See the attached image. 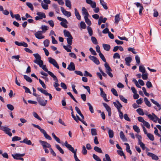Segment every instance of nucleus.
<instances>
[{
    "mask_svg": "<svg viewBox=\"0 0 161 161\" xmlns=\"http://www.w3.org/2000/svg\"><path fill=\"white\" fill-rule=\"evenodd\" d=\"M51 76L53 77V80L55 81V82L53 84V86L55 88L57 91H60L61 89L58 87L59 86V84L58 83V78L54 74Z\"/></svg>",
    "mask_w": 161,
    "mask_h": 161,
    "instance_id": "1",
    "label": "nucleus"
},
{
    "mask_svg": "<svg viewBox=\"0 0 161 161\" xmlns=\"http://www.w3.org/2000/svg\"><path fill=\"white\" fill-rule=\"evenodd\" d=\"M57 19L59 21H62L60 23V25L62 26L65 28H67L68 26L66 24H67L68 22L66 19L59 17H58Z\"/></svg>",
    "mask_w": 161,
    "mask_h": 161,
    "instance_id": "2",
    "label": "nucleus"
},
{
    "mask_svg": "<svg viewBox=\"0 0 161 161\" xmlns=\"http://www.w3.org/2000/svg\"><path fill=\"white\" fill-rule=\"evenodd\" d=\"M146 115L148 116L149 119L155 123H156L157 121H158V117L153 113H152V115L151 114H146Z\"/></svg>",
    "mask_w": 161,
    "mask_h": 161,
    "instance_id": "3",
    "label": "nucleus"
},
{
    "mask_svg": "<svg viewBox=\"0 0 161 161\" xmlns=\"http://www.w3.org/2000/svg\"><path fill=\"white\" fill-rule=\"evenodd\" d=\"M1 130L4 131L6 134L10 136H12V134L10 132L11 129L2 126L1 128Z\"/></svg>",
    "mask_w": 161,
    "mask_h": 161,
    "instance_id": "4",
    "label": "nucleus"
},
{
    "mask_svg": "<svg viewBox=\"0 0 161 161\" xmlns=\"http://www.w3.org/2000/svg\"><path fill=\"white\" fill-rule=\"evenodd\" d=\"M37 89L39 91L41 92L42 93L44 94L46 96H48L49 97V99L50 100H52V95L48 93L47 92V91L43 89H42L41 87H38L37 88Z\"/></svg>",
    "mask_w": 161,
    "mask_h": 161,
    "instance_id": "5",
    "label": "nucleus"
},
{
    "mask_svg": "<svg viewBox=\"0 0 161 161\" xmlns=\"http://www.w3.org/2000/svg\"><path fill=\"white\" fill-rule=\"evenodd\" d=\"M37 89L39 91L41 92L42 93L44 94L46 96H48L49 97V99L50 100H52V95L48 93L47 92V91L43 89H42L41 87H38L37 88Z\"/></svg>",
    "mask_w": 161,
    "mask_h": 161,
    "instance_id": "6",
    "label": "nucleus"
},
{
    "mask_svg": "<svg viewBox=\"0 0 161 161\" xmlns=\"http://www.w3.org/2000/svg\"><path fill=\"white\" fill-rule=\"evenodd\" d=\"M39 142L42 146L43 149H44L45 148H47L50 149V148H51V145L47 142L40 140Z\"/></svg>",
    "mask_w": 161,
    "mask_h": 161,
    "instance_id": "7",
    "label": "nucleus"
},
{
    "mask_svg": "<svg viewBox=\"0 0 161 161\" xmlns=\"http://www.w3.org/2000/svg\"><path fill=\"white\" fill-rule=\"evenodd\" d=\"M48 61L49 63L52 64L54 66L56 67L57 69H59V66L56 60L53 58H48Z\"/></svg>",
    "mask_w": 161,
    "mask_h": 161,
    "instance_id": "8",
    "label": "nucleus"
},
{
    "mask_svg": "<svg viewBox=\"0 0 161 161\" xmlns=\"http://www.w3.org/2000/svg\"><path fill=\"white\" fill-rule=\"evenodd\" d=\"M43 33L41 31H38L36 32L34 35L37 38L39 39H41L45 38V36L42 35Z\"/></svg>",
    "mask_w": 161,
    "mask_h": 161,
    "instance_id": "9",
    "label": "nucleus"
},
{
    "mask_svg": "<svg viewBox=\"0 0 161 161\" xmlns=\"http://www.w3.org/2000/svg\"><path fill=\"white\" fill-rule=\"evenodd\" d=\"M103 106L105 108L106 110L108 112V116L110 117L112 114L111 110L110 107L106 103H103Z\"/></svg>",
    "mask_w": 161,
    "mask_h": 161,
    "instance_id": "10",
    "label": "nucleus"
},
{
    "mask_svg": "<svg viewBox=\"0 0 161 161\" xmlns=\"http://www.w3.org/2000/svg\"><path fill=\"white\" fill-rule=\"evenodd\" d=\"M113 104L118 111L121 110V108L122 107V105L118 100H116L115 102H114Z\"/></svg>",
    "mask_w": 161,
    "mask_h": 161,
    "instance_id": "11",
    "label": "nucleus"
},
{
    "mask_svg": "<svg viewBox=\"0 0 161 161\" xmlns=\"http://www.w3.org/2000/svg\"><path fill=\"white\" fill-rule=\"evenodd\" d=\"M89 58L90 60L92 61L96 64L98 65L100 64L99 60L96 57L90 55L89 56Z\"/></svg>",
    "mask_w": 161,
    "mask_h": 161,
    "instance_id": "12",
    "label": "nucleus"
},
{
    "mask_svg": "<svg viewBox=\"0 0 161 161\" xmlns=\"http://www.w3.org/2000/svg\"><path fill=\"white\" fill-rule=\"evenodd\" d=\"M61 12L64 15L67 16V17H69L71 16V13L65 10L64 8L63 7H61Z\"/></svg>",
    "mask_w": 161,
    "mask_h": 161,
    "instance_id": "13",
    "label": "nucleus"
},
{
    "mask_svg": "<svg viewBox=\"0 0 161 161\" xmlns=\"http://www.w3.org/2000/svg\"><path fill=\"white\" fill-rule=\"evenodd\" d=\"M134 4H136L137 7H140V9L139 10V13L140 15L142 14V11L144 9V8L142 5L139 3H135Z\"/></svg>",
    "mask_w": 161,
    "mask_h": 161,
    "instance_id": "14",
    "label": "nucleus"
},
{
    "mask_svg": "<svg viewBox=\"0 0 161 161\" xmlns=\"http://www.w3.org/2000/svg\"><path fill=\"white\" fill-rule=\"evenodd\" d=\"M37 100L39 103L43 106H45L47 103V100H41L40 98H37Z\"/></svg>",
    "mask_w": 161,
    "mask_h": 161,
    "instance_id": "15",
    "label": "nucleus"
},
{
    "mask_svg": "<svg viewBox=\"0 0 161 161\" xmlns=\"http://www.w3.org/2000/svg\"><path fill=\"white\" fill-rule=\"evenodd\" d=\"M67 69L70 71L74 70L75 69L74 64L72 62H70L68 65Z\"/></svg>",
    "mask_w": 161,
    "mask_h": 161,
    "instance_id": "16",
    "label": "nucleus"
},
{
    "mask_svg": "<svg viewBox=\"0 0 161 161\" xmlns=\"http://www.w3.org/2000/svg\"><path fill=\"white\" fill-rule=\"evenodd\" d=\"M14 43L16 45L19 46H23L24 47H26L28 46V44L24 42H19L17 41H15Z\"/></svg>",
    "mask_w": 161,
    "mask_h": 161,
    "instance_id": "17",
    "label": "nucleus"
},
{
    "mask_svg": "<svg viewBox=\"0 0 161 161\" xmlns=\"http://www.w3.org/2000/svg\"><path fill=\"white\" fill-rule=\"evenodd\" d=\"M147 155L151 157L153 159L157 160L158 159V158L157 155L152 153L148 152L147 153Z\"/></svg>",
    "mask_w": 161,
    "mask_h": 161,
    "instance_id": "18",
    "label": "nucleus"
},
{
    "mask_svg": "<svg viewBox=\"0 0 161 161\" xmlns=\"http://www.w3.org/2000/svg\"><path fill=\"white\" fill-rule=\"evenodd\" d=\"M42 68V69L45 71L47 72V73L50 75L52 76V75L54 74L52 72H51L48 71V70L46 68V65H43L42 66V67H40Z\"/></svg>",
    "mask_w": 161,
    "mask_h": 161,
    "instance_id": "19",
    "label": "nucleus"
},
{
    "mask_svg": "<svg viewBox=\"0 0 161 161\" xmlns=\"http://www.w3.org/2000/svg\"><path fill=\"white\" fill-rule=\"evenodd\" d=\"M41 133L43 134L44 136L46 139L50 140H52L51 136L47 134L46 132L44 130L42 131Z\"/></svg>",
    "mask_w": 161,
    "mask_h": 161,
    "instance_id": "20",
    "label": "nucleus"
},
{
    "mask_svg": "<svg viewBox=\"0 0 161 161\" xmlns=\"http://www.w3.org/2000/svg\"><path fill=\"white\" fill-rule=\"evenodd\" d=\"M82 14L84 15V17H88L89 14L86 9L84 7H83L82 8Z\"/></svg>",
    "mask_w": 161,
    "mask_h": 161,
    "instance_id": "21",
    "label": "nucleus"
},
{
    "mask_svg": "<svg viewBox=\"0 0 161 161\" xmlns=\"http://www.w3.org/2000/svg\"><path fill=\"white\" fill-rule=\"evenodd\" d=\"M150 100L153 103L157 106L159 110L161 109V105L159 104L158 102L155 101L154 99H150Z\"/></svg>",
    "mask_w": 161,
    "mask_h": 161,
    "instance_id": "22",
    "label": "nucleus"
},
{
    "mask_svg": "<svg viewBox=\"0 0 161 161\" xmlns=\"http://www.w3.org/2000/svg\"><path fill=\"white\" fill-rule=\"evenodd\" d=\"M41 29L42 30V32L44 33L48 30L49 27L47 25H42L41 26Z\"/></svg>",
    "mask_w": 161,
    "mask_h": 161,
    "instance_id": "23",
    "label": "nucleus"
},
{
    "mask_svg": "<svg viewBox=\"0 0 161 161\" xmlns=\"http://www.w3.org/2000/svg\"><path fill=\"white\" fill-rule=\"evenodd\" d=\"M36 15L39 16L42 19L46 18V15L44 13L40 12H38L36 13Z\"/></svg>",
    "mask_w": 161,
    "mask_h": 161,
    "instance_id": "24",
    "label": "nucleus"
},
{
    "mask_svg": "<svg viewBox=\"0 0 161 161\" xmlns=\"http://www.w3.org/2000/svg\"><path fill=\"white\" fill-rule=\"evenodd\" d=\"M124 144L126 146V150L127 152L129 153L130 155L132 154V152L130 149V146L128 143H125Z\"/></svg>",
    "mask_w": 161,
    "mask_h": 161,
    "instance_id": "25",
    "label": "nucleus"
},
{
    "mask_svg": "<svg viewBox=\"0 0 161 161\" xmlns=\"http://www.w3.org/2000/svg\"><path fill=\"white\" fill-rule=\"evenodd\" d=\"M75 14L77 19L79 20H80L81 19V16L76 8H75Z\"/></svg>",
    "mask_w": 161,
    "mask_h": 161,
    "instance_id": "26",
    "label": "nucleus"
},
{
    "mask_svg": "<svg viewBox=\"0 0 161 161\" xmlns=\"http://www.w3.org/2000/svg\"><path fill=\"white\" fill-rule=\"evenodd\" d=\"M104 66L106 69V73H107L108 72H111L112 71V69L106 62L105 63Z\"/></svg>",
    "mask_w": 161,
    "mask_h": 161,
    "instance_id": "27",
    "label": "nucleus"
},
{
    "mask_svg": "<svg viewBox=\"0 0 161 161\" xmlns=\"http://www.w3.org/2000/svg\"><path fill=\"white\" fill-rule=\"evenodd\" d=\"M64 36L65 37H69L72 36L70 33L68 31L65 30L64 31Z\"/></svg>",
    "mask_w": 161,
    "mask_h": 161,
    "instance_id": "28",
    "label": "nucleus"
},
{
    "mask_svg": "<svg viewBox=\"0 0 161 161\" xmlns=\"http://www.w3.org/2000/svg\"><path fill=\"white\" fill-rule=\"evenodd\" d=\"M100 1L101 4L103 6V8L106 10L108 8L107 6V3L103 0H100Z\"/></svg>",
    "mask_w": 161,
    "mask_h": 161,
    "instance_id": "29",
    "label": "nucleus"
},
{
    "mask_svg": "<svg viewBox=\"0 0 161 161\" xmlns=\"http://www.w3.org/2000/svg\"><path fill=\"white\" fill-rule=\"evenodd\" d=\"M34 62L38 65L40 67L43 64V62L41 59L38 61L34 60Z\"/></svg>",
    "mask_w": 161,
    "mask_h": 161,
    "instance_id": "30",
    "label": "nucleus"
},
{
    "mask_svg": "<svg viewBox=\"0 0 161 161\" xmlns=\"http://www.w3.org/2000/svg\"><path fill=\"white\" fill-rule=\"evenodd\" d=\"M66 6L69 8H71V2L69 0H65Z\"/></svg>",
    "mask_w": 161,
    "mask_h": 161,
    "instance_id": "31",
    "label": "nucleus"
},
{
    "mask_svg": "<svg viewBox=\"0 0 161 161\" xmlns=\"http://www.w3.org/2000/svg\"><path fill=\"white\" fill-rule=\"evenodd\" d=\"M103 46L105 50L107 51H109V50L110 47L109 45L103 44Z\"/></svg>",
    "mask_w": 161,
    "mask_h": 161,
    "instance_id": "32",
    "label": "nucleus"
},
{
    "mask_svg": "<svg viewBox=\"0 0 161 161\" xmlns=\"http://www.w3.org/2000/svg\"><path fill=\"white\" fill-rule=\"evenodd\" d=\"M120 15L119 14H116L115 16V22L117 24L120 20Z\"/></svg>",
    "mask_w": 161,
    "mask_h": 161,
    "instance_id": "33",
    "label": "nucleus"
},
{
    "mask_svg": "<svg viewBox=\"0 0 161 161\" xmlns=\"http://www.w3.org/2000/svg\"><path fill=\"white\" fill-rule=\"evenodd\" d=\"M144 101L145 104L148 107H151V104L150 102L148 101V99L147 97L144 98Z\"/></svg>",
    "mask_w": 161,
    "mask_h": 161,
    "instance_id": "34",
    "label": "nucleus"
},
{
    "mask_svg": "<svg viewBox=\"0 0 161 161\" xmlns=\"http://www.w3.org/2000/svg\"><path fill=\"white\" fill-rule=\"evenodd\" d=\"M148 74L146 72L145 73H142V79L144 80H147L148 77Z\"/></svg>",
    "mask_w": 161,
    "mask_h": 161,
    "instance_id": "35",
    "label": "nucleus"
},
{
    "mask_svg": "<svg viewBox=\"0 0 161 161\" xmlns=\"http://www.w3.org/2000/svg\"><path fill=\"white\" fill-rule=\"evenodd\" d=\"M55 146L57 149L59 151V152L62 154L64 153V152L63 149L60 147V146L56 144Z\"/></svg>",
    "mask_w": 161,
    "mask_h": 161,
    "instance_id": "36",
    "label": "nucleus"
},
{
    "mask_svg": "<svg viewBox=\"0 0 161 161\" xmlns=\"http://www.w3.org/2000/svg\"><path fill=\"white\" fill-rule=\"evenodd\" d=\"M139 71L142 73H145L146 72V70L145 67L142 65L139 66Z\"/></svg>",
    "mask_w": 161,
    "mask_h": 161,
    "instance_id": "37",
    "label": "nucleus"
},
{
    "mask_svg": "<svg viewBox=\"0 0 161 161\" xmlns=\"http://www.w3.org/2000/svg\"><path fill=\"white\" fill-rule=\"evenodd\" d=\"M73 39V37H67L66 39L68 44L71 45L72 43V39Z\"/></svg>",
    "mask_w": 161,
    "mask_h": 161,
    "instance_id": "38",
    "label": "nucleus"
},
{
    "mask_svg": "<svg viewBox=\"0 0 161 161\" xmlns=\"http://www.w3.org/2000/svg\"><path fill=\"white\" fill-rule=\"evenodd\" d=\"M33 55L36 58V59L34 60L38 61L41 59V56L38 53L34 54Z\"/></svg>",
    "mask_w": 161,
    "mask_h": 161,
    "instance_id": "39",
    "label": "nucleus"
},
{
    "mask_svg": "<svg viewBox=\"0 0 161 161\" xmlns=\"http://www.w3.org/2000/svg\"><path fill=\"white\" fill-rule=\"evenodd\" d=\"M84 18L86 23L89 26H90L91 24V20L88 19V17H84Z\"/></svg>",
    "mask_w": 161,
    "mask_h": 161,
    "instance_id": "40",
    "label": "nucleus"
},
{
    "mask_svg": "<svg viewBox=\"0 0 161 161\" xmlns=\"http://www.w3.org/2000/svg\"><path fill=\"white\" fill-rule=\"evenodd\" d=\"M12 156L14 159L19 160V158L20 157L19 153H16L15 154H12Z\"/></svg>",
    "mask_w": 161,
    "mask_h": 161,
    "instance_id": "41",
    "label": "nucleus"
},
{
    "mask_svg": "<svg viewBox=\"0 0 161 161\" xmlns=\"http://www.w3.org/2000/svg\"><path fill=\"white\" fill-rule=\"evenodd\" d=\"M117 153L119 155L121 156H123L125 159L126 157L125 155L124 152L122 150H118L117 151Z\"/></svg>",
    "mask_w": 161,
    "mask_h": 161,
    "instance_id": "42",
    "label": "nucleus"
},
{
    "mask_svg": "<svg viewBox=\"0 0 161 161\" xmlns=\"http://www.w3.org/2000/svg\"><path fill=\"white\" fill-rule=\"evenodd\" d=\"M137 112L141 115H144L143 109L141 108H139L136 110Z\"/></svg>",
    "mask_w": 161,
    "mask_h": 161,
    "instance_id": "43",
    "label": "nucleus"
},
{
    "mask_svg": "<svg viewBox=\"0 0 161 161\" xmlns=\"http://www.w3.org/2000/svg\"><path fill=\"white\" fill-rule=\"evenodd\" d=\"M105 158H103V161H111L109 155L107 154H105Z\"/></svg>",
    "mask_w": 161,
    "mask_h": 161,
    "instance_id": "44",
    "label": "nucleus"
},
{
    "mask_svg": "<svg viewBox=\"0 0 161 161\" xmlns=\"http://www.w3.org/2000/svg\"><path fill=\"white\" fill-rule=\"evenodd\" d=\"M24 79L29 82L31 83L32 82V80L31 78L26 75H24Z\"/></svg>",
    "mask_w": 161,
    "mask_h": 161,
    "instance_id": "45",
    "label": "nucleus"
},
{
    "mask_svg": "<svg viewBox=\"0 0 161 161\" xmlns=\"http://www.w3.org/2000/svg\"><path fill=\"white\" fill-rule=\"evenodd\" d=\"M94 150H95V151H96L98 153H103V152H102L101 149L100 148H99L97 146H95L94 147Z\"/></svg>",
    "mask_w": 161,
    "mask_h": 161,
    "instance_id": "46",
    "label": "nucleus"
},
{
    "mask_svg": "<svg viewBox=\"0 0 161 161\" xmlns=\"http://www.w3.org/2000/svg\"><path fill=\"white\" fill-rule=\"evenodd\" d=\"M70 110H71V116L74 119L76 122H77V118L74 115V113H73V108H72V107L71 106H70Z\"/></svg>",
    "mask_w": 161,
    "mask_h": 161,
    "instance_id": "47",
    "label": "nucleus"
},
{
    "mask_svg": "<svg viewBox=\"0 0 161 161\" xmlns=\"http://www.w3.org/2000/svg\"><path fill=\"white\" fill-rule=\"evenodd\" d=\"M108 134L109 137L110 138H112L114 137V131L113 130L109 129L108 131Z\"/></svg>",
    "mask_w": 161,
    "mask_h": 161,
    "instance_id": "48",
    "label": "nucleus"
},
{
    "mask_svg": "<svg viewBox=\"0 0 161 161\" xmlns=\"http://www.w3.org/2000/svg\"><path fill=\"white\" fill-rule=\"evenodd\" d=\"M91 132L92 136H96L97 135V130L95 128L91 129Z\"/></svg>",
    "mask_w": 161,
    "mask_h": 161,
    "instance_id": "49",
    "label": "nucleus"
},
{
    "mask_svg": "<svg viewBox=\"0 0 161 161\" xmlns=\"http://www.w3.org/2000/svg\"><path fill=\"white\" fill-rule=\"evenodd\" d=\"M119 97L120 99L125 103H127V100L122 95H119Z\"/></svg>",
    "mask_w": 161,
    "mask_h": 161,
    "instance_id": "50",
    "label": "nucleus"
},
{
    "mask_svg": "<svg viewBox=\"0 0 161 161\" xmlns=\"http://www.w3.org/2000/svg\"><path fill=\"white\" fill-rule=\"evenodd\" d=\"M133 128L135 131L137 133H138L140 132V130L139 127L136 125L133 126Z\"/></svg>",
    "mask_w": 161,
    "mask_h": 161,
    "instance_id": "51",
    "label": "nucleus"
},
{
    "mask_svg": "<svg viewBox=\"0 0 161 161\" xmlns=\"http://www.w3.org/2000/svg\"><path fill=\"white\" fill-rule=\"evenodd\" d=\"M76 117H77V122L78 121V120H80V121L84 125L87 126V124L84 121V120H83V119H80V118L79 117V116H78L77 115H76Z\"/></svg>",
    "mask_w": 161,
    "mask_h": 161,
    "instance_id": "52",
    "label": "nucleus"
},
{
    "mask_svg": "<svg viewBox=\"0 0 161 161\" xmlns=\"http://www.w3.org/2000/svg\"><path fill=\"white\" fill-rule=\"evenodd\" d=\"M87 104L88 105V106H89V109L90 111L92 113H93L94 112V111L93 110V108L92 106V105L89 103H87Z\"/></svg>",
    "mask_w": 161,
    "mask_h": 161,
    "instance_id": "53",
    "label": "nucleus"
},
{
    "mask_svg": "<svg viewBox=\"0 0 161 161\" xmlns=\"http://www.w3.org/2000/svg\"><path fill=\"white\" fill-rule=\"evenodd\" d=\"M147 135L149 139L151 141H153L154 140V137L153 135L148 133Z\"/></svg>",
    "mask_w": 161,
    "mask_h": 161,
    "instance_id": "54",
    "label": "nucleus"
},
{
    "mask_svg": "<svg viewBox=\"0 0 161 161\" xmlns=\"http://www.w3.org/2000/svg\"><path fill=\"white\" fill-rule=\"evenodd\" d=\"M26 4L27 6L30 8L31 11H33L34 10L32 4L31 3L27 2L26 3Z\"/></svg>",
    "mask_w": 161,
    "mask_h": 161,
    "instance_id": "55",
    "label": "nucleus"
},
{
    "mask_svg": "<svg viewBox=\"0 0 161 161\" xmlns=\"http://www.w3.org/2000/svg\"><path fill=\"white\" fill-rule=\"evenodd\" d=\"M91 40L93 43L94 44H97L98 42L96 38L93 36L91 37Z\"/></svg>",
    "mask_w": 161,
    "mask_h": 161,
    "instance_id": "56",
    "label": "nucleus"
},
{
    "mask_svg": "<svg viewBox=\"0 0 161 161\" xmlns=\"http://www.w3.org/2000/svg\"><path fill=\"white\" fill-rule=\"evenodd\" d=\"M100 90L101 91L100 95L101 96L103 97H105V96H106V94L103 92V89L100 88Z\"/></svg>",
    "mask_w": 161,
    "mask_h": 161,
    "instance_id": "57",
    "label": "nucleus"
},
{
    "mask_svg": "<svg viewBox=\"0 0 161 161\" xmlns=\"http://www.w3.org/2000/svg\"><path fill=\"white\" fill-rule=\"evenodd\" d=\"M25 143L26 144L30 145L32 144L31 141L30 140H28L27 138L25 139Z\"/></svg>",
    "mask_w": 161,
    "mask_h": 161,
    "instance_id": "58",
    "label": "nucleus"
},
{
    "mask_svg": "<svg viewBox=\"0 0 161 161\" xmlns=\"http://www.w3.org/2000/svg\"><path fill=\"white\" fill-rule=\"evenodd\" d=\"M65 147L70 151H72L74 149V148L72 147L71 145L68 143L65 146Z\"/></svg>",
    "mask_w": 161,
    "mask_h": 161,
    "instance_id": "59",
    "label": "nucleus"
},
{
    "mask_svg": "<svg viewBox=\"0 0 161 161\" xmlns=\"http://www.w3.org/2000/svg\"><path fill=\"white\" fill-rule=\"evenodd\" d=\"M41 6L42 8L44 9H48V6L47 4H45L43 3V2H42L41 3Z\"/></svg>",
    "mask_w": 161,
    "mask_h": 161,
    "instance_id": "60",
    "label": "nucleus"
},
{
    "mask_svg": "<svg viewBox=\"0 0 161 161\" xmlns=\"http://www.w3.org/2000/svg\"><path fill=\"white\" fill-rule=\"evenodd\" d=\"M87 31L90 36H92V30L91 27L88 26L87 28Z\"/></svg>",
    "mask_w": 161,
    "mask_h": 161,
    "instance_id": "61",
    "label": "nucleus"
},
{
    "mask_svg": "<svg viewBox=\"0 0 161 161\" xmlns=\"http://www.w3.org/2000/svg\"><path fill=\"white\" fill-rule=\"evenodd\" d=\"M80 27L82 29H85L86 27V25L83 21H81L80 23Z\"/></svg>",
    "mask_w": 161,
    "mask_h": 161,
    "instance_id": "62",
    "label": "nucleus"
},
{
    "mask_svg": "<svg viewBox=\"0 0 161 161\" xmlns=\"http://www.w3.org/2000/svg\"><path fill=\"white\" fill-rule=\"evenodd\" d=\"M93 158L97 161H101V159L99 158L95 154H93Z\"/></svg>",
    "mask_w": 161,
    "mask_h": 161,
    "instance_id": "63",
    "label": "nucleus"
},
{
    "mask_svg": "<svg viewBox=\"0 0 161 161\" xmlns=\"http://www.w3.org/2000/svg\"><path fill=\"white\" fill-rule=\"evenodd\" d=\"M43 43L45 47H47L49 45V41L48 39H46L44 41Z\"/></svg>",
    "mask_w": 161,
    "mask_h": 161,
    "instance_id": "64",
    "label": "nucleus"
}]
</instances>
